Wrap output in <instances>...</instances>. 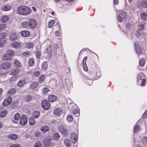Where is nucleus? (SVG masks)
<instances>
[{"label": "nucleus", "mask_w": 147, "mask_h": 147, "mask_svg": "<svg viewBox=\"0 0 147 147\" xmlns=\"http://www.w3.org/2000/svg\"><path fill=\"white\" fill-rule=\"evenodd\" d=\"M22 55L24 56L28 57L30 55V53L29 51H26L23 53Z\"/></svg>", "instance_id": "49"}, {"label": "nucleus", "mask_w": 147, "mask_h": 147, "mask_svg": "<svg viewBox=\"0 0 147 147\" xmlns=\"http://www.w3.org/2000/svg\"><path fill=\"white\" fill-rule=\"evenodd\" d=\"M51 142L50 138L49 137L45 138L43 140L42 142L43 145L45 147H48L50 145Z\"/></svg>", "instance_id": "9"}, {"label": "nucleus", "mask_w": 147, "mask_h": 147, "mask_svg": "<svg viewBox=\"0 0 147 147\" xmlns=\"http://www.w3.org/2000/svg\"><path fill=\"white\" fill-rule=\"evenodd\" d=\"M6 53L9 55L11 57L12 56L14 55L15 54L14 52L12 50L9 49H8L6 50Z\"/></svg>", "instance_id": "29"}, {"label": "nucleus", "mask_w": 147, "mask_h": 147, "mask_svg": "<svg viewBox=\"0 0 147 147\" xmlns=\"http://www.w3.org/2000/svg\"><path fill=\"white\" fill-rule=\"evenodd\" d=\"M40 113L38 111H34L33 114V117L34 118H37L39 115Z\"/></svg>", "instance_id": "38"}, {"label": "nucleus", "mask_w": 147, "mask_h": 147, "mask_svg": "<svg viewBox=\"0 0 147 147\" xmlns=\"http://www.w3.org/2000/svg\"><path fill=\"white\" fill-rule=\"evenodd\" d=\"M6 25L4 24H0V32H1L4 30L6 28Z\"/></svg>", "instance_id": "45"}, {"label": "nucleus", "mask_w": 147, "mask_h": 147, "mask_svg": "<svg viewBox=\"0 0 147 147\" xmlns=\"http://www.w3.org/2000/svg\"><path fill=\"white\" fill-rule=\"evenodd\" d=\"M138 28L140 30H142L144 28V24L142 23H140L138 25Z\"/></svg>", "instance_id": "54"}, {"label": "nucleus", "mask_w": 147, "mask_h": 147, "mask_svg": "<svg viewBox=\"0 0 147 147\" xmlns=\"http://www.w3.org/2000/svg\"><path fill=\"white\" fill-rule=\"evenodd\" d=\"M49 129V127L47 125L43 126L40 128V130L44 133H46L48 131Z\"/></svg>", "instance_id": "19"}, {"label": "nucleus", "mask_w": 147, "mask_h": 147, "mask_svg": "<svg viewBox=\"0 0 147 147\" xmlns=\"http://www.w3.org/2000/svg\"><path fill=\"white\" fill-rule=\"evenodd\" d=\"M19 69H14L12 70L10 74L12 75H16L19 72Z\"/></svg>", "instance_id": "35"}, {"label": "nucleus", "mask_w": 147, "mask_h": 147, "mask_svg": "<svg viewBox=\"0 0 147 147\" xmlns=\"http://www.w3.org/2000/svg\"><path fill=\"white\" fill-rule=\"evenodd\" d=\"M16 90L14 88L10 89L8 92V93L9 95L13 94L16 92Z\"/></svg>", "instance_id": "28"}, {"label": "nucleus", "mask_w": 147, "mask_h": 147, "mask_svg": "<svg viewBox=\"0 0 147 147\" xmlns=\"http://www.w3.org/2000/svg\"><path fill=\"white\" fill-rule=\"evenodd\" d=\"M28 118L27 116L25 115H23L21 116L20 119V124L22 125H26L27 123Z\"/></svg>", "instance_id": "3"}, {"label": "nucleus", "mask_w": 147, "mask_h": 147, "mask_svg": "<svg viewBox=\"0 0 147 147\" xmlns=\"http://www.w3.org/2000/svg\"><path fill=\"white\" fill-rule=\"evenodd\" d=\"M137 5L138 7L142 5L144 8H147V0H143L142 1H139L137 3Z\"/></svg>", "instance_id": "10"}, {"label": "nucleus", "mask_w": 147, "mask_h": 147, "mask_svg": "<svg viewBox=\"0 0 147 147\" xmlns=\"http://www.w3.org/2000/svg\"><path fill=\"white\" fill-rule=\"evenodd\" d=\"M87 57H85L83 61H82L83 65H85L86 64V60L87 59Z\"/></svg>", "instance_id": "60"}, {"label": "nucleus", "mask_w": 147, "mask_h": 147, "mask_svg": "<svg viewBox=\"0 0 147 147\" xmlns=\"http://www.w3.org/2000/svg\"><path fill=\"white\" fill-rule=\"evenodd\" d=\"M60 138V136L58 133H55L53 135V138L54 140H57Z\"/></svg>", "instance_id": "31"}, {"label": "nucleus", "mask_w": 147, "mask_h": 147, "mask_svg": "<svg viewBox=\"0 0 147 147\" xmlns=\"http://www.w3.org/2000/svg\"><path fill=\"white\" fill-rule=\"evenodd\" d=\"M25 46L28 48H32L34 46L33 43L30 42H26L25 44Z\"/></svg>", "instance_id": "32"}, {"label": "nucleus", "mask_w": 147, "mask_h": 147, "mask_svg": "<svg viewBox=\"0 0 147 147\" xmlns=\"http://www.w3.org/2000/svg\"><path fill=\"white\" fill-rule=\"evenodd\" d=\"M20 115L19 114L16 113L14 116V119L16 120H18L20 118Z\"/></svg>", "instance_id": "46"}, {"label": "nucleus", "mask_w": 147, "mask_h": 147, "mask_svg": "<svg viewBox=\"0 0 147 147\" xmlns=\"http://www.w3.org/2000/svg\"><path fill=\"white\" fill-rule=\"evenodd\" d=\"M11 46L13 48L17 49L19 48L21 45V43L18 42H14L11 44Z\"/></svg>", "instance_id": "16"}, {"label": "nucleus", "mask_w": 147, "mask_h": 147, "mask_svg": "<svg viewBox=\"0 0 147 147\" xmlns=\"http://www.w3.org/2000/svg\"><path fill=\"white\" fill-rule=\"evenodd\" d=\"M41 105L42 108L45 110L49 109L50 107V102L47 100H44L42 101Z\"/></svg>", "instance_id": "6"}, {"label": "nucleus", "mask_w": 147, "mask_h": 147, "mask_svg": "<svg viewBox=\"0 0 147 147\" xmlns=\"http://www.w3.org/2000/svg\"><path fill=\"white\" fill-rule=\"evenodd\" d=\"M7 113V111L6 110H4L2 111L0 113V116L2 117L3 118L5 117Z\"/></svg>", "instance_id": "44"}, {"label": "nucleus", "mask_w": 147, "mask_h": 147, "mask_svg": "<svg viewBox=\"0 0 147 147\" xmlns=\"http://www.w3.org/2000/svg\"><path fill=\"white\" fill-rule=\"evenodd\" d=\"M146 62L145 59L142 58L140 60L139 62V64L141 66H143L144 65Z\"/></svg>", "instance_id": "37"}, {"label": "nucleus", "mask_w": 147, "mask_h": 147, "mask_svg": "<svg viewBox=\"0 0 147 147\" xmlns=\"http://www.w3.org/2000/svg\"><path fill=\"white\" fill-rule=\"evenodd\" d=\"M83 67L85 71H86L88 70V68L86 66V64L85 65H83Z\"/></svg>", "instance_id": "63"}, {"label": "nucleus", "mask_w": 147, "mask_h": 147, "mask_svg": "<svg viewBox=\"0 0 147 147\" xmlns=\"http://www.w3.org/2000/svg\"><path fill=\"white\" fill-rule=\"evenodd\" d=\"M142 142L145 145H147V137H144L142 139Z\"/></svg>", "instance_id": "52"}, {"label": "nucleus", "mask_w": 147, "mask_h": 147, "mask_svg": "<svg viewBox=\"0 0 147 147\" xmlns=\"http://www.w3.org/2000/svg\"><path fill=\"white\" fill-rule=\"evenodd\" d=\"M46 52L47 54L48 57H51L52 54V51L51 50L50 45L46 49Z\"/></svg>", "instance_id": "17"}, {"label": "nucleus", "mask_w": 147, "mask_h": 147, "mask_svg": "<svg viewBox=\"0 0 147 147\" xmlns=\"http://www.w3.org/2000/svg\"><path fill=\"white\" fill-rule=\"evenodd\" d=\"M29 28H34L36 26V22L33 19H30L28 20Z\"/></svg>", "instance_id": "7"}, {"label": "nucleus", "mask_w": 147, "mask_h": 147, "mask_svg": "<svg viewBox=\"0 0 147 147\" xmlns=\"http://www.w3.org/2000/svg\"><path fill=\"white\" fill-rule=\"evenodd\" d=\"M7 34L3 32L0 34V47H1L4 44L5 41V38Z\"/></svg>", "instance_id": "4"}, {"label": "nucleus", "mask_w": 147, "mask_h": 147, "mask_svg": "<svg viewBox=\"0 0 147 147\" xmlns=\"http://www.w3.org/2000/svg\"><path fill=\"white\" fill-rule=\"evenodd\" d=\"M141 19L143 20L147 19V14L144 12L142 13L141 15Z\"/></svg>", "instance_id": "39"}, {"label": "nucleus", "mask_w": 147, "mask_h": 147, "mask_svg": "<svg viewBox=\"0 0 147 147\" xmlns=\"http://www.w3.org/2000/svg\"><path fill=\"white\" fill-rule=\"evenodd\" d=\"M34 63L33 59H29L28 61V64L29 66H32L33 65Z\"/></svg>", "instance_id": "53"}, {"label": "nucleus", "mask_w": 147, "mask_h": 147, "mask_svg": "<svg viewBox=\"0 0 147 147\" xmlns=\"http://www.w3.org/2000/svg\"><path fill=\"white\" fill-rule=\"evenodd\" d=\"M135 45L136 53L138 54H141L142 53V49L138 44L136 42L135 44Z\"/></svg>", "instance_id": "15"}, {"label": "nucleus", "mask_w": 147, "mask_h": 147, "mask_svg": "<svg viewBox=\"0 0 147 147\" xmlns=\"http://www.w3.org/2000/svg\"><path fill=\"white\" fill-rule=\"evenodd\" d=\"M138 82L142 86H144L145 84V75L142 73H140L138 76Z\"/></svg>", "instance_id": "2"}, {"label": "nucleus", "mask_w": 147, "mask_h": 147, "mask_svg": "<svg viewBox=\"0 0 147 147\" xmlns=\"http://www.w3.org/2000/svg\"><path fill=\"white\" fill-rule=\"evenodd\" d=\"M64 143L66 146L67 147H69L71 144V141L68 139L65 140L64 141Z\"/></svg>", "instance_id": "34"}, {"label": "nucleus", "mask_w": 147, "mask_h": 147, "mask_svg": "<svg viewBox=\"0 0 147 147\" xmlns=\"http://www.w3.org/2000/svg\"><path fill=\"white\" fill-rule=\"evenodd\" d=\"M34 147H42L40 143L39 142L36 143L34 145Z\"/></svg>", "instance_id": "50"}, {"label": "nucleus", "mask_w": 147, "mask_h": 147, "mask_svg": "<svg viewBox=\"0 0 147 147\" xmlns=\"http://www.w3.org/2000/svg\"><path fill=\"white\" fill-rule=\"evenodd\" d=\"M10 147H20V146L18 144H12Z\"/></svg>", "instance_id": "58"}, {"label": "nucleus", "mask_w": 147, "mask_h": 147, "mask_svg": "<svg viewBox=\"0 0 147 147\" xmlns=\"http://www.w3.org/2000/svg\"><path fill=\"white\" fill-rule=\"evenodd\" d=\"M72 112L73 114H78V116L79 115V114H78L79 113V110L78 108L77 109H74V108L73 107L71 109Z\"/></svg>", "instance_id": "43"}, {"label": "nucleus", "mask_w": 147, "mask_h": 147, "mask_svg": "<svg viewBox=\"0 0 147 147\" xmlns=\"http://www.w3.org/2000/svg\"><path fill=\"white\" fill-rule=\"evenodd\" d=\"M55 21L53 20H51L49 22L48 24V26L49 28H51L52 27L53 24L55 23Z\"/></svg>", "instance_id": "36"}, {"label": "nucleus", "mask_w": 147, "mask_h": 147, "mask_svg": "<svg viewBox=\"0 0 147 147\" xmlns=\"http://www.w3.org/2000/svg\"><path fill=\"white\" fill-rule=\"evenodd\" d=\"M126 15V13L125 12L123 11H122L117 16V19L118 21L119 22H122L123 19L125 18Z\"/></svg>", "instance_id": "8"}, {"label": "nucleus", "mask_w": 147, "mask_h": 147, "mask_svg": "<svg viewBox=\"0 0 147 147\" xmlns=\"http://www.w3.org/2000/svg\"><path fill=\"white\" fill-rule=\"evenodd\" d=\"M38 85V82H32L30 85L31 88L33 89L37 87Z\"/></svg>", "instance_id": "26"}, {"label": "nucleus", "mask_w": 147, "mask_h": 147, "mask_svg": "<svg viewBox=\"0 0 147 147\" xmlns=\"http://www.w3.org/2000/svg\"><path fill=\"white\" fill-rule=\"evenodd\" d=\"M49 91L48 88L47 87H46L42 89V92L43 94H47Z\"/></svg>", "instance_id": "41"}, {"label": "nucleus", "mask_w": 147, "mask_h": 147, "mask_svg": "<svg viewBox=\"0 0 147 147\" xmlns=\"http://www.w3.org/2000/svg\"><path fill=\"white\" fill-rule=\"evenodd\" d=\"M29 123L30 125H33L35 124V122L33 118H30L29 119Z\"/></svg>", "instance_id": "42"}, {"label": "nucleus", "mask_w": 147, "mask_h": 147, "mask_svg": "<svg viewBox=\"0 0 147 147\" xmlns=\"http://www.w3.org/2000/svg\"><path fill=\"white\" fill-rule=\"evenodd\" d=\"M10 63L6 62L3 63L0 65V69L3 70L7 69H9L11 66Z\"/></svg>", "instance_id": "5"}, {"label": "nucleus", "mask_w": 147, "mask_h": 147, "mask_svg": "<svg viewBox=\"0 0 147 147\" xmlns=\"http://www.w3.org/2000/svg\"><path fill=\"white\" fill-rule=\"evenodd\" d=\"M11 6L5 5L1 6V10L4 11H7L10 10L11 9Z\"/></svg>", "instance_id": "13"}, {"label": "nucleus", "mask_w": 147, "mask_h": 147, "mask_svg": "<svg viewBox=\"0 0 147 147\" xmlns=\"http://www.w3.org/2000/svg\"><path fill=\"white\" fill-rule=\"evenodd\" d=\"M16 80V78L13 76L11 77L9 79V81L10 82H13Z\"/></svg>", "instance_id": "59"}, {"label": "nucleus", "mask_w": 147, "mask_h": 147, "mask_svg": "<svg viewBox=\"0 0 147 147\" xmlns=\"http://www.w3.org/2000/svg\"><path fill=\"white\" fill-rule=\"evenodd\" d=\"M59 131L64 136L67 134V131L63 126H61L59 127Z\"/></svg>", "instance_id": "12"}, {"label": "nucleus", "mask_w": 147, "mask_h": 147, "mask_svg": "<svg viewBox=\"0 0 147 147\" xmlns=\"http://www.w3.org/2000/svg\"><path fill=\"white\" fill-rule=\"evenodd\" d=\"M77 138L76 137H75L73 138H71L72 141L73 143L74 144H75L77 141Z\"/></svg>", "instance_id": "57"}, {"label": "nucleus", "mask_w": 147, "mask_h": 147, "mask_svg": "<svg viewBox=\"0 0 147 147\" xmlns=\"http://www.w3.org/2000/svg\"><path fill=\"white\" fill-rule=\"evenodd\" d=\"M9 38L11 40L15 41L17 39L18 36L15 33L13 32L10 34Z\"/></svg>", "instance_id": "18"}, {"label": "nucleus", "mask_w": 147, "mask_h": 147, "mask_svg": "<svg viewBox=\"0 0 147 147\" xmlns=\"http://www.w3.org/2000/svg\"><path fill=\"white\" fill-rule=\"evenodd\" d=\"M12 100L11 98L8 97L5 99L3 102V104L4 106H7L10 104Z\"/></svg>", "instance_id": "11"}, {"label": "nucleus", "mask_w": 147, "mask_h": 147, "mask_svg": "<svg viewBox=\"0 0 147 147\" xmlns=\"http://www.w3.org/2000/svg\"><path fill=\"white\" fill-rule=\"evenodd\" d=\"M2 59L4 60H10L11 59V57L10 55L7 53L4 55L3 56Z\"/></svg>", "instance_id": "22"}, {"label": "nucleus", "mask_w": 147, "mask_h": 147, "mask_svg": "<svg viewBox=\"0 0 147 147\" xmlns=\"http://www.w3.org/2000/svg\"><path fill=\"white\" fill-rule=\"evenodd\" d=\"M40 72L39 71H35L34 73V75L35 76L37 77L39 75Z\"/></svg>", "instance_id": "56"}, {"label": "nucleus", "mask_w": 147, "mask_h": 147, "mask_svg": "<svg viewBox=\"0 0 147 147\" xmlns=\"http://www.w3.org/2000/svg\"><path fill=\"white\" fill-rule=\"evenodd\" d=\"M87 84H88L90 85H91L92 84L93 81L92 80H88V81H87Z\"/></svg>", "instance_id": "61"}, {"label": "nucleus", "mask_w": 147, "mask_h": 147, "mask_svg": "<svg viewBox=\"0 0 147 147\" xmlns=\"http://www.w3.org/2000/svg\"><path fill=\"white\" fill-rule=\"evenodd\" d=\"M54 115L56 117H59L63 114V111L60 109H56L53 113Z\"/></svg>", "instance_id": "14"}, {"label": "nucleus", "mask_w": 147, "mask_h": 147, "mask_svg": "<svg viewBox=\"0 0 147 147\" xmlns=\"http://www.w3.org/2000/svg\"><path fill=\"white\" fill-rule=\"evenodd\" d=\"M9 20V17L6 15L3 16L1 18V21L2 22H6Z\"/></svg>", "instance_id": "20"}, {"label": "nucleus", "mask_w": 147, "mask_h": 147, "mask_svg": "<svg viewBox=\"0 0 147 147\" xmlns=\"http://www.w3.org/2000/svg\"><path fill=\"white\" fill-rule=\"evenodd\" d=\"M140 125L138 124L135 125L134 129V132L135 133L137 132L140 130Z\"/></svg>", "instance_id": "40"}, {"label": "nucleus", "mask_w": 147, "mask_h": 147, "mask_svg": "<svg viewBox=\"0 0 147 147\" xmlns=\"http://www.w3.org/2000/svg\"><path fill=\"white\" fill-rule=\"evenodd\" d=\"M22 36L24 37H28L30 35V32L27 30H23L21 32Z\"/></svg>", "instance_id": "21"}, {"label": "nucleus", "mask_w": 147, "mask_h": 147, "mask_svg": "<svg viewBox=\"0 0 147 147\" xmlns=\"http://www.w3.org/2000/svg\"><path fill=\"white\" fill-rule=\"evenodd\" d=\"M57 98L56 96L54 95H50L48 98L49 100L51 102L55 101Z\"/></svg>", "instance_id": "25"}, {"label": "nucleus", "mask_w": 147, "mask_h": 147, "mask_svg": "<svg viewBox=\"0 0 147 147\" xmlns=\"http://www.w3.org/2000/svg\"><path fill=\"white\" fill-rule=\"evenodd\" d=\"M9 138L12 140H16L18 138V136L16 134H11L9 135L8 136Z\"/></svg>", "instance_id": "23"}, {"label": "nucleus", "mask_w": 147, "mask_h": 147, "mask_svg": "<svg viewBox=\"0 0 147 147\" xmlns=\"http://www.w3.org/2000/svg\"><path fill=\"white\" fill-rule=\"evenodd\" d=\"M40 132L39 131H36L35 133V136L36 137H38L40 134Z\"/></svg>", "instance_id": "64"}, {"label": "nucleus", "mask_w": 147, "mask_h": 147, "mask_svg": "<svg viewBox=\"0 0 147 147\" xmlns=\"http://www.w3.org/2000/svg\"><path fill=\"white\" fill-rule=\"evenodd\" d=\"M147 115V110L145 111V112L144 113V114L142 116V118L143 119H145L146 116Z\"/></svg>", "instance_id": "62"}, {"label": "nucleus", "mask_w": 147, "mask_h": 147, "mask_svg": "<svg viewBox=\"0 0 147 147\" xmlns=\"http://www.w3.org/2000/svg\"><path fill=\"white\" fill-rule=\"evenodd\" d=\"M32 98V96L30 95L26 96L25 98V100L27 101H30Z\"/></svg>", "instance_id": "51"}, {"label": "nucleus", "mask_w": 147, "mask_h": 147, "mask_svg": "<svg viewBox=\"0 0 147 147\" xmlns=\"http://www.w3.org/2000/svg\"><path fill=\"white\" fill-rule=\"evenodd\" d=\"M22 26L24 28H29L28 21V22H23L22 24Z\"/></svg>", "instance_id": "30"}, {"label": "nucleus", "mask_w": 147, "mask_h": 147, "mask_svg": "<svg viewBox=\"0 0 147 147\" xmlns=\"http://www.w3.org/2000/svg\"><path fill=\"white\" fill-rule=\"evenodd\" d=\"M45 76L44 75H41L39 77L38 81L40 83L42 82L45 80Z\"/></svg>", "instance_id": "33"}, {"label": "nucleus", "mask_w": 147, "mask_h": 147, "mask_svg": "<svg viewBox=\"0 0 147 147\" xmlns=\"http://www.w3.org/2000/svg\"><path fill=\"white\" fill-rule=\"evenodd\" d=\"M31 11V9L29 7L21 5L18 8L17 13L20 15L26 16L30 14Z\"/></svg>", "instance_id": "1"}, {"label": "nucleus", "mask_w": 147, "mask_h": 147, "mask_svg": "<svg viewBox=\"0 0 147 147\" xmlns=\"http://www.w3.org/2000/svg\"><path fill=\"white\" fill-rule=\"evenodd\" d=\"M67 121L71 122L72 121L73 119V117L71 115H69L67 117Z\"/></svg>", "instance_id": "47"}, {"label": "nucleus", "mask_w": 147, "mask_h": 147, "mask_svg": "<svg viewBox=\"0 0 147 147\" xmlns=\"http://www.w3.org/2000/svg\"><path fill=\"white\" fill-rule=\"evenodd\" d=\"M13 64L16 67H20L21 65V63L19 61L16 59L15 60Z\"/></svg>", "instance_id": "27"}, {"label": "nucleus", "mask_w": 147, "mask_h": 147, "mask_svg": "<svg viewBox=\"0 0 147 147\" xmlns=\"http://www.w3.org/2000/svg\"><path fill=\"white\" fill-rule=\"evenodd\" d=\"M26 84L25 80H22L19 81L17 83V86L19 87H22Z\"/></svg>", "instance_id": "24"}, {"label": "nucleus", "mask_w": 147, "mask_h": 147, "mask_svg": "<svg viewBox=\"0 0 147 147\" xmlns=\"http://www.w3.org/2000/svg\"><path fill=\"white\" fill-rule=\"evenodd\" d=\"M47 66V65L46 62H44L42 64V68L44 69H46Z\"/></svg>", "instance_id": "55"}, {"label": "nucleus", "mask_w": 147, "mask_h": 147, "mask_svg": "<svg viewBox=\"0 0 147 147\" xmlns=\"http://www.w3.org/2000/svg\"><path fill=\"white\" fill-rule=\"evenodd\" d=\"M40 50H36V56L37 59L39 58L40 57Z\"/></svg>", "instance_id": "48"}]
</instances>
